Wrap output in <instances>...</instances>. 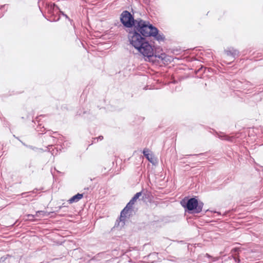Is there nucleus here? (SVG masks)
<instances>
[{
	"label": "nucleus",
	"mask_w": 263,
	"mask_h": 263,
	"mask_svg": "<svg viewBox=\"0 0 263 263\" xmlns=\"http://www.w3.org/2000/svg\"><path fill=\"white\" fill-rule=\"evenodd\" d=\"M240 251L241 248H235L231 250L232 256L233 257L234 261L237 263H239L240 261L238 256L239 252Z\"/></svg>",
	"instance_id": "obj_8"
},
{
	"label": "nucleus",
	"mask_w": 263,
	"mask_h": 263,
	"mask_svg": "<svg viewBox=\"0 0 263 263\" xmlns=\"http://www.w3.org/2000/svg\"><path fill=\"white\" fill-rule=\"evenodd\" d=\"M145 37L136 32L128 31V39L130 44L146 58L145 60L153 61L152 58L154 57V50Z\"/></svg>",
	"instance_id": "obj_1"
},
{
	"label": "nucleus",
	"mask_w": 263,
	"mask_h": 263,
	"mask_svg": "<svg viewBox=\"0 0 263 263\" xmlns=\"http://www.w3.org/2000/svg\"><path fill=\"white\" fill-rule=\"evenodd\" d=\"M149 36L154 37V38L158 42L164 41L165 36L162 33H159L158 29L153 26L149 34Z\"/></svg>",
	"instance_id": "obj_6"
},
{
	"label": "nucleus",
	"mask_w": 263,
	"mask_h": 263,
	"mask_svg": "<svg viewBox=\"0 0 263 263\" xmlns=\"http://www.w3.org/2000/svg\"><path fill=\"white\" fill-rule=\"evenodd\" d=\"M45 212L44 211H37L36 212V214L35 215H33V214H28L26 215V216L30 219L31 220H32L34 217H35V216H38L39 215V214H42L43 216H44L45 215Z\"/></svg>",
	"instance_id": "obj_10"
},
{
	"label": "nucleus",
	"mask_w": 263,
	"mask_h": 263,
	"mask_svg": "<svg viewBox=\"0 0 263 263\" xmlns=\"http://www.w3.org/2000/svg\"><path fill=\"white\" fill-rule=\"evenodd\" d=\"M163 54H161L160 55H158V57L160 59H163Z\"/></svg>",
	"instance_id": "obj_17"
},
{
	"label": "nucleus",
	"mask_w": 263,
	"mask_h": 263,
	"mask_svg": "<svg viewBox=\"0 0 263 263\" xmlns=\"http://www.w3.org/2000/svg\"><path fill=\"white\" fill-rule=\"evenodd\" d=\"M65 207V206H64L63 204L60 206H59V209H62L63 208H64Z\"/></svg>",
	"instance_id": "obj_18"
},
{
	"label": "nucleus",
	"mask_w": 263,
	"mask_h": 263,
	"mask_svg": "<svg viewBox=\"0 0 263 263\" xmlns=\"http://www.w3.org/2000/svg\"><path fill=\"white\" fill-rule=\"evenodd\" d=\"M136 21L133 15L128 11H123L120 15V21L125 27L132 28L134 23Z\"/></svg>",
	"instance_id": "obj_4"
},
{
	"label": "nucleus",
	"mask_w": 263,
	"mask_h": 263,
	"mask_svg": "<svg viewBox=\"0 0 263 263\" xmlns=\"http://www.w3.org/2000/svg\"><path fill=\"white\" fill-rule=\"evenodd\" d=\"M61 13L63 15L65 16V14H64L63 12L61 11Z\"/></svg>",
	"instance_id": "obj_19"
},
{
	"label": "nucleus",
	"mask_w": 263,
	"mask_h": 263,
	"mask_svg": "<svg viewBox=\"0 0 263 263\" xmlns=\"http://www.w3.org/2000/svg\"><path fill=\"white\" fill-rule=\"evenodd\" d=\"M224 52L228 56H231L233 59L237 58L239 55V52L233 48H228L225 50Z\"/></svg>",
	"instance_id": "obj_7"
},
{
	"label": "nucleus",
	"mask_w": 263,
	"mask_h": 263,
	"mask_svg": "<svg viewBox=\"0 0 263 263\" xmlns=\"http://www.w3.org/2000/svg\"><path fill=\"white\" fill-rule=\"evenodd\" d=\"M134 204V203L130 200L129 202L126 204V206L121 211L120 217V220L121 221H124L125 219V218L128 215L129 216H130V214H128L132 212Z\"/></svg>",
	"instance_id": "obj_5"
},
{
	"label": "nucleus",
	"mask_w": 263,
	"mask_h": 263,
	"mask_svg": "<svg viewBox=\"0 0 263 263\" xmlns=\"http://www.w3.org/2000/svg\"><path fill=\"white\" fill-rule=\"evenodd\" d=\"M83 197V194L78 193L74 196H72L71 198L68 200L69 203H72L73 202H77Z\"/></svg>",
	"instance_id": "obj_9"
},
{
	"label": "nucleus",
	"mask_w": 263,
	"mask_h": 263,
	"mask_svg": "<svg viewBox=\"0 0 263 263\" xmlns=\"http://www.w3.org/2000/svg\"><path fill=\"white\" fill-rule=\"evenodd\" d=\"M206 255L208 257H211V256L208 254H206Z\"/></svg>",
	"instance_id": "obj_20"
},
{
	"label": "nucleus",
	"mask_w": 263,
	"mask_h": 263,
	"mask_svg": "<svg viewBox=\"0 0 263 263\" xmlns=\"http://www.w3.org/2000/svg\"><path fill=\"white\" fill-rule=\"evenodd\" d=\"M180 203L181 205L188 212H193L195 213H199L202 211L203 203L201 201H198L194 197L190 198H184Z\"/></svg>",
	"instance_id": "obj_3"
},
{
	"label": "nucleus",
	"mask_w": 263,
	"mask_h": 263,
	"mask_svg": "<svg viewBox=\"0 0 263 263\" xmlns=\"http://www.w3.org/2000/svg\"><path fill=\"white\" fill-rule=\"evenodd\" d=\"M148 149H144L143 153L144 155L149 160L148 154Z\"/></svg>",
	"instance_id": "obj_14"
},
{
	"label": "nucleus",
	"mask_w": 263,
	"mask_h": 263,
	"mask_svg": "<svg viewBox=\"0 0 263 263\" xmlns=\"http://www.w3.org/2000/svg\"><path fill=\"white\" fill-rule=\"evenodd\" d=\"M103 137L102 136H100L97 138H95L93 139V142L96 143V140H97V142H98L99 140L101 141V140H103Z\"/></svg>",
	"instance_id": "obj_13"
},
{
	"label": "nucleus",
	"mask_w": 263,
	"mask_h": 263,
	"mask_svg": "<svg viewBox=\"0 0 263 263\" xmlns=\"http://www.w3.org/2000/svg\"><path fill=\"white\" fill-rule=\"evenodd\" d=\"M64 16H65V17H66V18H67V19H68V20L71 22V23H72V20H70V19L69 18V17H68L66 14H65Z\"/></svg>",
	"instance_id": "obj_16"
},
{
	"label": "nucleus",
	"mask_w": 263,
	"mask_h": 263,
	"mask_svg": "<svg viewBox=\"0 0 263 263\" xmlns=\"http://www.w3.org/2000/svg\"><path fill=\"white\" fill-rule=\"evenodd\" d=\"M141 192L137 193L131 199V201L133 202L134 203L139 198L140 196H141Z\"/></svg>",
	"instance_id": "obj_11"
},
{
	"label": "nucleus",
	"mask_w": 263,
	"mask_h": 263,
	"mask_svg": "<svg viewBox=\"0 0 263 263\" xmlns=\"http://www.w3.org/2000/svg\"><path fill=\"white\" fill-rule=\"evenodd\" d=\"M219 137L220 139H221L222 140H228V141H232V138H230L228 136L226 135H222V136H219Z\"/></svg>",
	"instance_id": "obj_12"
},
{
	"label": "nucleus",
	"mask_w": 263,
	"mask_h": 263,
	"mask_svg": "<svg viewBox=\"0 0 263 263\" xmlns=\"http://www.w3.org/2000/svg\"><path fill=\"white\" fill-rule=\"evenodd\" d=\"M26 146L33 151H36V150H38L39 149L38 148L36 147H34V146H31V145H26ZM40 150L42 151V149H40Z\"/></svg>",
	"instance_id": "obj_15"
},
{
	"label": "nucleus",
	"mask_w": 263,
	"mask_h": 263,
	"mask_svg": "<svg viewBox=\"0 0 263 263\" xmlns=\"http://www.w3.org/2000/svg\"><path fill=\"white\" fill-rule=\"evenodd\" d=\"M153 27V25L150 24L149 22L139 18L136 19L134 25L128 31H135L138 33H140L143 36L148 37Z\"/></svg>",
	"instance_id": "obj_2"
}]
</instances>
